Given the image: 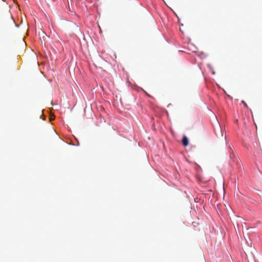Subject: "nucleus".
<instances>
[{
  "instance_id": "1",
  "label": "nucleus",
  "mask_w": 262,
  "mask_h": 262,
  "mask_svg": "<svg viewBox=\"0 0 262 262\" xmlns=\"http://www.w3.org/2000/svg\"><path fill=\"white\" fill-rule=\"evenodd\" d=\"M182 143L184 146H187L188 145L189 142L186 136H184L182 139Z\"/></svg>"
},
{
  "instance_id": "2",
  "label": "nucleus",
  "mask_w": 262,
  "mask_h": 262,
  "mask_svg": "<svg viewBox=\"0 0 262 262\" xmlns=\"http://www.w3.org/2000/svg\"><path fill=\"white\" fill-rule=\"evenodd\" d=\"M242 103L244 104V106L246 107V108H248V105L247 104V103L244 101H242Z\"/></svg>"
}]
</instances>
